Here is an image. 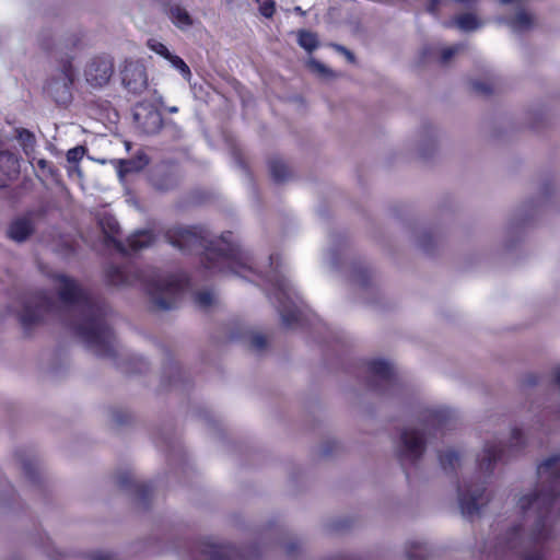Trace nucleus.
<instances>
[{"label":"nucleus","instance_id":"nucleus-1","mask_svg":"<svg viewBox=\"0 0 560 560\" xmlns=\"http://www.w3.org/2000/svg\"><path fill=\"white\" fill-rule=\"evenodd\" d=\"M54 288L67 315L60 313L57 303L47 293L30 296L20 314L25 330L43 324L50 316L58 315L68 323L86 348L101 358H114L115 337L106 320L107 306L95 299L75 279L65 273L51 276Z\"/></svg>","mask_w":560,"mask_h":560},{"label":"nucleus","instance_id":"nucleus-2","mask_svg":"<svg viewBox=\"0 0 560 560\" xmlns=\"http://www.w3.org/2000/svg\"><path fill=\"white\" fill-rule=\"evenodd\" d=\"M537 474L539 485L517 501L524 514L535 515L529 537L522 539L518 527H512L503 537H498L489 550V557L497 560L509 550H516L522 546L523 560H545L541 552L534 547L552 537L551 508L560 495V456L547 458L538 466Z\"/></svg>","mask_w":560,"mask_h":560},{"label":"nucleus","instance_id":"nucleus-3","mask_svg":"<svg viewBox=\"0 0 560 560\" xmlns=\"http://www.w3.org/2000/svg\"><path fill=\"white\" fill-rule=\"evenodd\" d=\"M165 237L171 245L184 253L201 254V264L212 272L231 271L245 279L256 273L253 257L232 241L231 232L213 238L202 226H174L167 230Z\"/></svg>","mask_w":560,"mask_h":560},{"label":"nucleus","instance_id":"nucleus-4","mask_svg":"<svg viewBox=\"0 0 560 560\" xmlns=\"http://www.w3.org/2000/svg\"><path fill=\"white\" fill-rule=\"evenodd\" d=\"M417 420V424L406 425L400 432L397 456L401 462L419 460L435 433L451 428L456 421V415L447 407L424 406L418 410Z\"/></svg>","mask_w":560,"mask_h":560},{"label":"nucleus","instance_id":"nucleus-5","mask_svg":"<svg viewBox=\"0 0 560 560\" xmlns=\"http://www.w3.org/2000/svg\"><path fill=\"white\" fill-rule=\"evenodd\" d=\"M270 271L267 275V280L273 287V295L277 300V310L281 316L282 324L291 328L299 323L301 311L296 304V295L292 291L288 280L279 270L280 256L272 254L269 257Z\"/></svg>","mask_w":560,"mask_h":560},{"label":"nucleus","instance_id":"nucleus-6","mask_svg":"<svg viewBox=\"0 0 560 560\" xmlns=\"http://www.w3.org/2000/svg\"><path fill=\"white\" fill-rule=\"evenodd\" d=\"M142 282L156 311H171L177 307L182 295L183 281L170 273L151 272L142 277Z\"/></svg>","mask_w":560,"mask_h":560},{"label":"nucleus","instance_id":"nucleus-7","mask_svg":"<svg viewBox=\"0 0 560 560\" xmlns=\"http://www.w3.org/2000/svg\"><path fill=\"white\" fill-rule=\"evenodd\" d=\"M368 385L371 389L383 396H395L401 389L394 366L384 360H375L369 364Z\"/></svg>","mask_w":560,"mask_h":560},{"label":"nucleus","instance_id":"nucleus-8","mask_svg":"<svg viewBox=\"0 0 560 560\" xmlns=\"http://www.w3.org/2000/svg\"><path fill=\"white\" fill-rule=\"evenodd\" d=\"M74 80V72L70 65L54 78H51L46 86L47 94L59 105H68L72 100L71 85Z\"/></svg>","mask_w":560,"mask_h":560},{"label":"nucleus","instance_id":"nucleus-9","mask_svg":"<svg viewBox=\"0 0 560 560\" xmlns=\"http://www.w3.org/2000/svg\"><path fill=\"white\" fill-rule=\"evenodd\" d=\"M483 485H465L458 487V503L464 517L471 518L478 515L480 509L487 503Z\"/></svg>","mask_w":560,"mask_h":560},{"label":"nucleus","instance_id":"nucleus-10","mask_svg":"<svg viewBox=\"0 0 560 560\" xmlns=\"http://www.w3.org/2000/svg\"><path fill=\"white\" fill-rule=\"evenodd\" d=\"M114 73L113 61L107 57L92 59L84 69L86 83L94 89L105 86Z\"/></svg>","mask_w":560,"mask_h":560},{"label":"nucleus","instance_id":"nucleus-11","mask_svg":"<svg viewBox=\"0 0 560 560\" xmlns=\"http://www.w3.org/2000/svg\"><path fill=\"white\" fill-rule=\"evenodd\" d=\"M132 118L137 127L147 135H154L162 127L160 112L149 103H139L135 106Z\"/></svg>","mask_w":560,"mask_h":560},{"label":"nucleus","instance_id":"nucleus-12","mask_svg":"<svg viewBox=\"0 0 560 560\" xmlns=\"http://www.w3.org/2000/svg\"><path fill=\"white\" fill-rule=\"evenodd\" d=\"M121 82L133 95L142 94L148 88L144 66L138 61H127L121 70Z\"/></svg>","mask_w":560,"mask_h":560},{"label":"nucleus","instance_id":"nucleus-13","mask_svg":"<svg viewBox=\"0 0 560 560\" xmlns=\"http://www.w3.org/2000/svg\"><path fill=\"white\" fill-rule=\"evenodd\" d=\"M43 209L28 211L27 213L14 219L7 231L9 238L16 243H23L35 232L36 220L44 217Z\"/></svg>","mask_w":560,"mask_h":560},{"label":"nucleus","instance_id":"nucleus-14","mask_svg":"<svg viewBox=\"0 0 560 560\" xmlns=\"http://www.w3.org/2000/svg\"><path fill=\"white\" fill-rule=\"evenodd\" d=\"M194 560H238L237 550L230 545H217L209 541L199 544L192 555Z\"/></svg>","mask_w":560,"mask_h":560},{"label":"nucleus","instance_id":"nucleus-15","mask_svg":"<svg viewBox=\"0 0 560 560\" xmlns=\"http://www.w3.org/2000/svg\"><path fill=\"white\" fill-rule=\"evenodd\" d=\"M503 454V442L498 439L489 440L485 443L481 453L478 455V469L483 476L492 474L495 464Z\"/></svg>","mask_w":560,"mask_h":560},{"label":"nucleus","instance_id":"nucleus-16","mask_svg":"<svg viewBox=\"0 0 560 560\" xmlns=\"http://www.w3.org/2000/svg\"><path fill=\"white\" fill-rule=\"evenodd\" d=\"M416 150L422 159L433 155L439 147V131L431 124H423L416 136Z\"/></svg>","mask_w":560,"mask_h":560},{"label":"nucleus","instance_id":"nucleus-17","mask_svg":"<svg viewBox=\"0 0 560 560\" xmlns=\"http://www.w3.org/2000/svg\"><path fill=\"white\" fill-rule=\"evenodd\" d=\"M116 482L120 488L132 491L143 503H145L152 492L149 485L138 482L133 476L127 471L117 475Z\"/></svg>","mask_w":560,"mask_h":560},{"label":"nucleus","instance_id":"nucleus-18","mask_svg":"<svg viewBox=\"0 0 560 560\" xmlns=\"http://www.w3.org/2000/svg\"><path fill=\"white\" fill-rule=\"evenodd\" d=\"M19 167V160L14 153L0 151V186H5L7 179L15 177Z\"/></svg>","mask_w":560,"mask_h":560},{"label":"nucleus","instance_id":"nucleus-19","mask_svg":"<svg viewBox=\"0 0 560 560\" xmlns=\"http://www.w3.org/2000/svg\"><path fill=\"white\" fill-rule=\"evenodd\" d=\"M149 164V158L142 151L138 152L136 156L127 160L117 161V173L120 179L131 173H137L143 170Z\"/></svg>","mask_w":560,"mask_h":560},{"label":"nucleus","instance_id":"nucleus-20","mask_svg":"<svg viewBox=\"0 0 560 560\" xmlns=\"http://www.w3.org/2000/svg\"><path fill=\"white\" fill-rule=\"evenodd\" d=\"M151 182L155 189L168 191L178 186L179 176L172 170L161 168L152 174Z\"/></svg>","mask_w":560,"mask_h":560},{"label":"nucleus","instance_id":"nucleus-21","mask_svg":"<svg viewBox=\"0 0 560 560\" xmlns=\"http://www.w3.org/2000/svg\"><path fill=\"white\" fill-rule=\"evenodd\" d=\"M483 22L475 12H466L456 15L452 21L445 23L447 27H456L462 32L470 33L482 27Z\"/></svg>","mask_w":560,"mask_h":560},{"label":"nucleus","instance_id":"nucleus-22","mask_svg":"<svg viewBox=\"0 0 560 560\" xmlns=\"http://www.w3.org/2000/svg\"><path fill=\"white\" fill-rule=\"evenodd\" d=\"M137 275L128 268L110 266L106 271V278L109 284L114 287L130 285L135 282Z\"/></svg>","mask_w":560,"mask_h":560},{"label":"nucleus","instance_id":"nucleus-23","mask_svg":"<svg viewBox=\"0 0 560 560\" xmlns=\"http://www.w3.org/2000/svg\"><path fill=\"white\" fill-rule=\"evenodd\" d=\"M98 225L104 233V236L108 243H113L118 248H121V243L117 240L119 233L118 221L109 214H104L98 218Z\"/></svg>","mask_w":560,"mask_h":560},{"label":"nucleus","instance_id":"nucleus-24","mask_svg":"<svg viewBox=\"0 0 560 560\" xmlns=\"http://www.w3.org/2000/svg\"><path fill=\"white\" fill-rule=\"evenodd\" d=\"M466 49V44H456L450 47L441 48L438 47H425L423 48V56L424 57H433L438 51H440L439 61L441 65H447L452 58L463 52Z\"/></svg>","mask_w":560,"mask_h":560},{"label":"nucleus","instance_id":"nucleus-25","mask_svg":"<svg viewBox=\"0 0 560 560\" xmlns=\"http://www.w3.org/2000/svg\"><path fill=\"white\" fill-rule=\"evenodd\" d=\"M439 460L442 469L446 474H453L462 464V457L458 451L447 448L439 454Z\"/></svg>","mask_w":560,"mask_h":560},{"label":"nucleus","instance_id":"nucleus-26","mask_svg":"<svg viewBox=\"0 0 560 560\" xmlns=\"http://www.w3.org/2000/svg\"><path fill=\"white\" fill-rule=\"evenodd\" d=\"M168 16L174 25L180 30H188L194 24L192 18L188 11L178 4L170 7Z\"/></svg>","mask_w":560,"mask_h":560},{"label":"nucleus","instance_id":"nucleus-27","mask_svg":"<svg viewBox=\"0 0 560 560\" xmlns=\"http://www.w3.org/2000/svg\"><path fill=\"white\" fill-rule=\"evenodd\" d=\"M269 171L272 179L278 184L284 183L291 177L289 166L284 161L278 158L269 161Z\"/></svg>","mask_w":560,"mask_h":560},{"label":"nucleus","instance_id":"nucleus-28","mask_svg":"<svg viewBox=\"0 0 560 560\" xmlns=\"http://www.w3.org/2000/svg\"><path fill=\"white\" fill-rule=\"evenodd\" d=\"M405 552L408 560H425L431 556V549L427 544L417 540L407 542Z\"/></svg>","mask_w":560,"mask_h":560},{"label":"nucleus","instance_id":"nucleus-29","mask_svg":"<svg viewBox=\"0 0 560 560\" xmlns=\"http://www.w3.org/2000/svg\"><path fill=\"white\" fill-rule=\"evenodd\" d=\"M154 241V235L151 231L144 230V231H138L129 236L128 244L129 247L137 252L141 250L143 248L149 247Z\"/></svg>","mask_w":560,"mask_h":560},{"label":"nucleus","instance_id":"nucleus-30","mask_svg":"<svg viewBox=\"0 0 560 560\" xmlns=\"http://www.w3.org/2000/svg\"><path fill=\"white\" fill-rule=\"evenodd\" d=\"M167 380L168 386L176 387L182 381V370L177 362L170 361L163 369L162 382L165 383Z\"/></svg>","mask_w":560,"mask_h":560},{"label":"nucleus","instance_id":"nucleus-31","mask_svg":"<svg viewBox=\"0 0 560 560\" xmlns=\"http://www.w3.org/2000/svg\"><path fill=\"white\" fill-rule=\"evenodd\" d=\"M20 462L25 476L34 483L38 482L39 468L37 460L33 457L21 456Z\"/></svg>","mask_w":560,"mask_h":560},{"label":"nucleus","instance_id":"nucleus-32","mask_svg":"<svg viewBox=\"0 0 560 560\" xmlns=\"http://www.w3.org/2000/svg\"><path fill=\"white\" fill-rule=\"evenodd\" d=\"M298 43L302 48H304L308 52H312L318 47L317 35L306 30L299 31Z\"/></svg>","mask_w":560,"mask_h":560},{"label":"nucleus","instance_id":"nucleus-33","mask_svg":"<svg viewBox=\"0 0 560 560\" xmlns=\"http://www.w3.org/2000/svg\"><path fill=\"white\" fill-rule=\"evenodd\" d=\"M371 279L372 276L368 266L359 265L353 268L352 280L354 283L359 284L362 288H366L370 285Z\"/></svg>","mask_w":560,"mask_h":560},{"label":"nucleus","instance_id":"nucleus-34","mask_svg":"<svg viewBox=\"0 0 560 560\" xmlns=\"http://www.w3.org/2000/svg\"><path fill=\"white\" fill-rule=\"evenodd\" d=\"M533 24V18L529 13L524 10H520L515 18L511 21V26L514 31H523L530 27Z\"/></svg>","mask_w":560,"mask_h":560},{"label":"nucleus","instance_id":"nucleus-35","mask_svg":"<svg viewBox=\"0 0 560 560\" xmlns=\"http://www.w3.org/2000/svg\"><path fill=\"white\" fill-rule=\"evenodd\" d=\"M307 67L310 68V70L312 72H314L319 78H323V79H332V78H335V73H334V71L331 69H329L324 63H322L320 61H318V60H316L314 58H310L308 59Z\"/></svg>","mask_w":560,"mask_h":560},{"label":"nucleus","instance_id":"nucleus-36","mask_svg":"<svg viewBox=\"0 0 560 560\" xmlns=\"http://www.w3.org/2000/svg\"><path fill=\"white\" fill-rule=\"evenodd\" d=\"M18 139L26 155L34 152L35 148V136L27 129L19 130Z\"/></svg>","mask_w":560,"mask_h":560},{"label":"nucleus","instance_id":"nucleus-37","mask_svg":"<svg viewBox=\"0 0 560 560\" xmlns=\"http://www.w3.org/2000/svg\"><path fill=\"white\" fill-rule=\"evenodd\" d=\"M167 60L170 61L172 67H174L175 69H177L179 71V73L186 81L190 80V78H191L190 69L187 66V63L179 56L172 54Z\"/></svg>","mask_w":560,"mask_h":560},{"label":"nucleus","instance_id":"nucleus-38","mask_svg":"<svg viewBox=\"0 0 560 560\" xmlns=\"http://www.w3.org/2000/svg\"><path fill=\"white\" fill-rule=\"evenodd\" d=\"M417 245L425 252H430L433 248V237L427 230H420L416 232Z\"/></svg>","mask_w":560,"mask_h":560},{"label":"nucleus","instance_id":"nucleus-39","mask_svg":"<svg viewBox=\"0 0 560 560\" xmlns=\"http://www.w3.org/2000/svg\"><path fill=\"white\" fill-rule=\"evenodd\" d=\"M37 167L47 176L50 177L55 182H59V171L51 163L44 159H39L37 161Z\"/></svg>","mask_w":560,"mask_h":560},{"label":"nucleus","instance_id":"nucleus-40","mask_svg":"<svg viewBox=\"0 0 560 560\" xmlns=\"http://www.w3.org/2000/svg\"><path fill=\"white\" fill-rule=\"evenodd\" d=\"M214 300V294L210 291H200L195 294V302L201 308L210 307Z\"/></svg>","mask_w":560,"mask_h":560},{"label":"nucleus","instance_id":"nucleus-41","mask_svg":"<svg viewBox=\"0 0 560 560\" xmlns=\"http://www.w3.org/2000/svg\"><path fill=\"white\" fill-rule=\"evenodd\" d=\"M247 339L250 347L258 352L262 351L267 347L266 338L258 332L248 331Z\"/></svg>","mask_w":560,"mask_h":560},{"label":"nucleus","instance_id":"nucleus-42","mask_svg":"<svg viewBox=\"0 0 560 560\" xmlns=\"http://www.w3.org/2000/svg\"><path fill=\"white\" fill-rule=\"evenodd\" d=\"M147 46L149 49H151L155 54L162 56L166 60L172 55V52L167 49V47L164 44H162L161 42H159L158 39L150 38L147 42Z\"/></svg>","mask_w":560,"mask_h":560},{"label":"nucleus","instance_id":"nucleus-43","mask_svg":"<svg viewBox=\"0 0 560 560\" xmlns=\"http://www.w3.org/2000/svg\"><path fill=\"white\" fill-rule=\"evenodd\" d=\"M86 149L83 145H78L67 152V161L69 164H77L85 154Z\"/></svg>","mask_w":560,"mask_h":560},{"label":"nucleus","instance_id":"nucleus-44","mask_svg":"<svg viewBox=\"0 0 560 560\" xmlns=\"http://www.w3.org/2000/svg\"><path fill=\"white\" fill-rule=\"evenodd\" d=\"M453 0H428L427 11L433 15H438L442 8H446Z\"/></svg>","mask_w":560,"mask_h":560},{"label":"nucleus","instance_id":"nucleus-45","mask_svg":"<svg viewBox=\"0 0 560 560\" xmlns=\"http://www.w3.org/2000/svg\"><path fill=\"white\" fill-rule=\"evenodd\" d=\"M259 12L265 18H271L275 13V1L273 0H257Z\"/></svg>","mask_w":560,"mask_h":560},{"label":"nucleus","instance_id":"nucleus-46","mask_svg":"<svg viewBox=\"0 0 560 560\" xmlns=\"http://www.w3.org/2000/svg\"><path fill=\"white\" fill-rule=\"evenodd\" d=\"M471 89L479 95H490L493 88L490 83L474 81L471 82Z\"/></svg>","mask_w":560,"mask_h":560},{"label":"nucleus","instance_id":"nucleus-47","mask_svg":"<svg viewBox=\"0 0 560 560\" xmlns=\"http://www.w3.org/2000/svg\"><path fill=\"white\" fill-rule=\"evenodd\" d=\"M524 445L523 433L518 429H514L510 438V447L520 448Z\"/></svg>","mask_w":560,"mask_h":560},{"label":"nucleus","instance_id":"nucleus-48","mask_svg":"<svg viewBox=\"0 0 560 560\" xmlns=\"http://www.w3.org/2000/svg\"><path fill=\"white\" fill-rule=\"evenodd\" d=\"M330 46L338 52L342 54L347 60L351 63H354L355 62V56L353 55L352 51H350L349 49H347L345 46L342 45H339V44H330Z\"/></svg>","mask_w":560,"mask_h":560},{"label":"nucleus","instance_id":"nucleus-49","mask_svg":"<svg viewBox=\"0 0 560 560\" xmlns=\"http://www.w3.org/2000/svg\"><path fill=\"white\" fill-rule=\"evenodd\" d=\"M339 252L340 248L338 246H332L328 249L327 259L330 266L337 267Z\"/></svg>","mask_w":560,"mask_h":560},{"label":"nucleus","instance_id":"nucleus-50","mask_svg":"<svg viewBox=\"0 0 560 560\" xmlns=\"http://www.w3.org/2000/svg\"><path fill=\"white\" fill-rule=\"evenodd\" d=\"M301 548L302 544L300 540H291L284 545V550L288 556H294L296 551L300 550Z\"/></svg>","mask_w":560,"mask_h":560},{"label":"nucleus","instance_id":"nucleus-51","mask_svg":"<svg viewBox=\"0 0 560 560\" xmlns=\"http://www.w3.org/2000/svg\"><path fill=\"white\" fill-rule=\"evenodd\" d=\"M326 560H362L359 556L353 553H337Z\"/></svg>","mask_w":560,"mask_h":560},{"label":"nucleus","instance_id":"nucleus-52","mask_svg":"<svg viewBox=\"0 0 560 560\" xmlns=\"http://www.w3.org/2000/svg\"><path fill=\"white\" fill-rule=\"evenodd\" d=\"M112 418L113 421L118 425L125 424L128 420V416L122 413L121 411H114L112 413Z\"/></svg>","mask_w":560,"mask_h":560},{"label":"nucleus","instance_id":"nucleus-53","mask_svg":"<svg viewBox=\"0 0 560 560\" xmlns=\"http://www.w3.org/2000/svg\"><path fill=\"white\" fill-rule=\"evenodd\" d=\"M93 560H117V558L109 552H98L93 556Z\"/></svg>","mask_w":560,"mask_h":560},{"label":"nucleus","instance_id":"nucleus-54","mask_svg":"<svg viewBox=\"0 0 560 560\" xmlns=\"http://www.w3.org/2000/svg\"><path fill=\"white\" fill-rule=\"evenodd\" d=\"M552 383L560 388V366H557L551 372Z\"/></svg>","mask_w":560,"mask_h":560},{"label":"nucleus","instance_id":"nucleus-55","mask_svg":"<svg viewBox=\"0 0 560 560\" xmlns=\"http://www.w3.org/2000/svg\"><path fill=\"white\" fill-rule=\"evenodd\" d=\"M68 172L70 176H73L74 174L81 176V171L77 164H71Z\"/></svg>","mask_w":560,"mask_h":560},{"label":"nucleus","instance_id":"nucleus-56","mask_svg":"<svg viewBox=\"0 0 560 560\" xmlns=\"http://www.w3.org/2000/svg\"><path fill=\"white\" fill-rule=\"evenodd\" d=\"M525 382L528 384V385H536L537 384V377L535 375H528L525 377Z\"/></svg>","mask_w":560,"mask_h":560},{"label":"nucleus","instance_id":"nucleus-57","mask_svg":"<svg viewBox=\"0 0 560 560\" xmlns=\"http://www.w3.org/2000/svg\"><path fill=\"white\" fill-rule=\"evenodd\" d=\"M293 11L302 16L306 14V12L301 7H295Z\"/></svg>","mask_w":560,"mask_h":560},{"label":"nucleus","instance_id":"nucleus-58","mask_svg":"<svg viewBox=\"0 0 560 560\" xmlns=\"http://www.w3.org/2000/svg\"><path fill=\"white\" fill-rule=\"evenodd\" d=\"M77 42H78V39H74V40H72V42H71V44H70V45H69V44H66V45H65V48H67V49H68V48L74 47V46L77 45Z\"/></svg>","mask_w":560,"mask_h":560},{"label":"nucleus","instance_id":"nucleus-59","mask_svg":"<svg viewBox=\"0 0 560 560\" xmlns=\"http://www.w3.org/2000/svg\"><path fill=\"white\" fill-rule=\"evenodd\" d=\"M167 110L170 113H177L178 109H177V107L173 106V107H168Z\"/></svg>","mask_w":560,"mask_h":560},{"label":"nucleus","instance_id":"nucleus-60","mask_svg":"<svg viewBox=\"0 0 560 560\" xmlns=\"http://www.w3.org/2000/svg\"><path fill=\"white\" fill-rule=\"evenodd\" d=\"M58 46H59V49H60V50H62V49H63V44H62V43H59V44H58Z\"/></svg>","mask_w":560,"mask_h":560}]
</instances>
